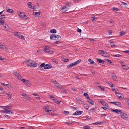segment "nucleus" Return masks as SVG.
Returning <instances> with one entry per match:
<instances>
[{
  "label": "nucleus",
  "mask_w": 129,
  "mask_h": 129,
  "mask_svg": "<svg viewBox=\"0 0 129 129\" xmlns=\"http://www.w3.org/2000/svg\"><path fill=\"white\" fill-rule=\"evenodd\" d=\"M33 62V61L31 60H27L25 61L26 64L28 66H30V65L31 62Z\"/></svg>",
  "instance_id": "9"
},
{
  "label": "nucleus",
  "mask_w": 129,
  "mask_h": 129,
  "mask_svg": "<svg viewBox=\"0 0 129 129\" xmlns=\"http://www.w3.org/2000/svg\"><path fill=\"white\" fill-rule=\"evenodd\" d=\"M49 108L48 106H47L45 108V111L46 112H48L50 113V112H51L52 111L51 110H49Z\"/></svg>",
  "instance_id": "23"
},
{
  "label": "nucleus",
  "mask_w": 129,
  "mask_h": 129,
  "mask_svg": "<svg viewBox=\"0 0 129 129\" xmlns=\"http://www.w3.org/2000/svg\"><path fill=\"white\" fill-rule=\"evenodd\" d=\"M90 111H91L92 112H95V110L94 109L92 108L90 109Z\"/></svg>",
  "instance_id": "57"
},
{
  "label": "nucleus",
  "mask_w": 129,
  "mask_h": 129,
  "mask_svg": "<svg viewBox=\"0 0 129 129\" xmlns=\"http://www.w3.org/2000/svg\"><path fill=\"white\" fill-rule=\"evenodd\" d=\"M5 18V16L4 15H3L0 16V20H4V19Z\"/></svg>",
  "instance_id": "39"
},
{
  "label": "nucleus",
  "mask_w": 129,
  "mask_h": 129,
  "mask_svg": "<svg viewBox=\"0 0 129 129\" xmlns=\"http://www.w3.org/2000/svg\"><path fill=\"white\" fill-rule=\"evenodd\" d=\"M45 63H43L41 64L39 67V69L42 71L44 69V67L45 66Z\"/></svg>",
  "instance_id": "20"
},
{
  "label": "nucleus",
  "mask_w": 129,
  "mask_h": 129,
  "mask_svg": "<svg viewBox=\"0 0 129 129\" xmlns=\"http://www.w3.org/2000/svg\"><path fill=\"white\" fill-rule=\"evenodd\" d=\"M52 66L51 65L47 64L46 65H45V66L44 67V69H48L51 68Z\"/></svg>",
  "instance_id": "24"
},
{
  "label": "nucleus",
  "mask_w": 129,
  "mask_h": 129,
  "mask_svg": "<svg viewBox=\"0 0 129 129\" xmlns=\"http://www.w3.org/2000/svg\"><path fill=\"white\" fill-rule=\"evenodd\" d=\"M24 84L25 85L28 86H29L30 85V83L28 80L26 81L25 82Z\"/></svg>",
  "instance_id": "30"
},
{
  "label": "nucleus",
  "mask_w": 129,
  "mask_h": 129,
  "mask_svg": "<svg viewBox=\"0 0 129 129\" xmlns=\"http://www.w3.org/2000/svg\"><path fill=\"white\" fill-rule=\"evenodd\" d=\"M6 9L7 12L10 13H13L14 12L13 11L12 9H10L8 8L7 9V8H6Z\"/></svg>",
  "instance_id": "25"
},
{
  "label": "nucleus",
  "mask_w": 129,
  "mask_h": 129,
  "mask_svg": "<svg viewBox=\"0 0 129 129\" xmlns=\"http://www.w3.org/2000/svg\"><path fill=\"white\" fill-rule=\"evenodd\" d=\"M50 39L51 40H60L61 37L60 35L55 34H52L50 36Z\"/></svg>",
  "instance_id": "1"
},
{
  "label": "nucleus",
  "mask_w": 129,
  "mask_h": 129,
  "mask_svg": "<svg viewBox=\"0 0 129 129\" xmlns=\"http://www.w3.org/2000/svg\"><path fill=\"white\" fill-rule=\"evenodd\" d=\"M96 59L98 62H99L100 63H103V64L104 63V61L103 60L99 58H97Z\"/></svg>",
  "instance_id": "28"
},
{
  "label": "nucleus",
  "mask_w": 129,
  "mask_h": 129,
  "mask_svg": "<svg viewBox=\"0 0 129 129\" xmlns=\"http://www.w3.org/2000/svg\"><path fill=\"white\" fill-rule=\"evenodd\" d=\"M84 129H90V127L87 125H86L83 127Z\"/></svg>",
  "instance_id": "43"
},
{
  "label": "nucleus",
  "mask_w": 129,
  "mask_h": 129,
  "mask_svg": "<svg viewBox=\"0 0 129 129\" xmlns=\"http://www.w3.org/2000/svg\"><path fill=\"white\" fill-rule=\"evenodd\" d=\"M50 98L52 100H53V102L55 103L59 104L60 103V102L58 101L52 95H49Z\"/></svg>",
  "instance_id": "6"
},
{
  "label": "nucleus",
  "mask_w": 129,
  "mask_h": 129,
  "mask_svg": "<svg viewBox=\"0 0 129 129\" xmlns=\"http://www.w3.org/2000/svg\"><path fill=\"white\" fill-rule=\"evenodd\" d=\"M113 56L115 57H119L121 56V55L119 54H118L116 55H113Z\"/></svg>",
  "instance_id": "50"
},
{
  "label": "nucleus",
  "mask_w": 129,
  "mask_h": 129,
  "mask_svg": "<svg viewBox=\"0 0 129 129\" xmlns=\"http://www.w3.org/2000/svg\"><path fill=\"white\" fill-rule=\"evenodd\" d=\"M23 18L24 20H26L27 19L28 17L24 14V15L23 17Z\"/></svg>",
  "instance_id": "54"
},
{
  "label": "nucleus",
  "mask_w": 129,
  "mask_h": 129,
  "mask_svg": "<svg viewBox=\"0 0 129 129\" xmlns=\"http://www.w3.org/2000/svg\"><path fill=\"white\" fill-rule=\"evenodd\" d=\"M37 66V63L34 61H33V62H31L30 65V67H36Z\"/></svg>",
  "instance_id": "15"
},
{
  "label": "nucleus",
  "mask_w": 129,
  "mask_h": 129,
  "mask_svg": "<svg viewBox=\"0 0 129 129\" xmlns=\"http://www.w3.org/2000/svg\"><path fill=\"white\" fill-rule=\"evenodd\" d=\"M121 65L122 67L123 66V65H125L124 64V63L123 62H122L121 63Z\"/></svg>",
  "instance_id": "64"
},
{
  "label": "nucleus",
  "mask_w": 129,
  "mask_h": 129,
  "mask_svg": "<svg viewBox=\"0 0 129 129\" xmlns=\"http://www.w3.org/2000/svg\"><path fill=\"white\" fill-rule=\"evenodd\" d=\"M103 56L105 57H108L109 56V55L107 53L105 52V54H104Z\"/></svg>",
  "instance_id": "34"
},
{
  "label": "nucleus",
  "mask_w": 129,
  "mask_h": 129,
  "mask_svg": "<svg viewBox=\"0 0 129 129\" xmlns=\"http://www.w3.org/2000/svg\"><path fill=\"white\" fill-rule=\"evenodd\" d=\"M98 87L99 88L101 89L102 91H103L104 90V88L103 87H102V86H98Z\"/></svg>",
  "instance_id": "42"
},
{
  "label": "nucleus",
  "mask_w": 129,
  "mask_h": 129,
  "mask_svg": "<svg viewBox=\"0 0 129 129\" xmlns=\"http://www.w3.org/2000/svg\"><path fill=\"white\" fill-rule=\"evenodd\" d=\"M34 14L35 15L38 16L40 15L39 12H35L34 13Z\"/></svg>",
  "instance_id": "49"
},
{
  "label": "nucleus",
  "mask_w": 129,
  "mask_h": 129,
  "mask_svg": "<svg viewBox=\"0 0 129 129\" xmlns=\"http://www.w3.org/2000/svg\"><path fill=\"white\" fill-rule=\"evenodd\" d=\"M0 60H2V61H4L6 59L5 58H2V56H0Z\"/></svg>",
  "instance_id": "48"
},
{
  "label": "nucleus",
  "mask_w": 129,
  "mask_h": 129,
  "mask_svg": "<svg viewBox=\"0 0 129 129\" xmlns=\"http://www.w3.org/2000/svg\"><path fill=\"white\" fill-rule=\"evenodd\" d=\"M76 100L78 102L79 104H81L82 103V102L81 101L80 99H76Z\"/></svg>",
  "instance_id": "40"
},
{
  "label": "nucleus",
  "mask_w": 129,
  "mask_h": 129,
  "mask_svg": "<svg viewBox=\"0 0 129 129\" xmlns=\"http://www.w3.org/2000/svg\"><path fill=\"white\" fill-rule=\"evenodd\" d=\"M89 40L90 41H94V39H92L91 38H90L89 39Z\"/></svg>",
  "instance_id": "61"
},
{
  "label": "nucleus",
  "mask_w": 129,
  "mask_h": 129,
  "mask_svg": "<svg viewBox=\"0 0 129 129\" xmlns=\"http://www.w3.org/2000/svg\"><path fill=\"white\" fill-rule=\"evenodd\" d=\"M24 13L21 12L18 14V15L20 18H22L23 17L24 15Z\"/></svg>",
  "instance_id": "29"
},
{
  "label": "nucleus",
  "mask_w": 129,
  "mask_h": 129,
  "mask_svg": "<svg viewBox=\"0 0 129 129\" xmlns=\"http://www.w3.org/2000/svg\"><path fill=\"white\" fill-rule=\"evenodd\" d=\"M63 113L66 115H67L69 114V112L68 111H64L63 112Z\"/></svg>",
  "instance_id": "53"
},
{
  "label": "nucleus",
  "mask_w": 129,
  "mask_h": 129,
  "mask_svg": "<svg viewBox=\"0 0 129 129\" xmlns=\"http://www.w3.org/2000/svg\"><path fill=\"white\" fill-rule=\"evenodd\" d=\"M54 43L56 44H60V43L58 41H56L54 42Z\"/></svg>",
  "instance_id": "60"
},
{
  "label": "nucleus",
  "mask_w": 129,
  "mask_h": 129,
  "mask_svg": "<svg viewBox=\"0 0 129 129\" xmlns=\"http://www.w3.org/2000/svg\"><path fill=\"white\" fill-rule=\"evenodd\" d=\"M110 103L112 104H113L116 105L119 107H120L121 106V103L119 102H110Z\"/></svg>",
  "instance_id": "12"
},
{
  "label": "nucleus",
  "mask_w": 129,
  "mask_h": 129,
  "mask_svg": "<svg viewBox=\"0 0 129 129\" xmlns=\"http://www.w3.org/2000/svg\"><path fill=\"white\" fill-rule=\"evenodd\" d=\"M78 30H77V31L79 33H81V30L79 29L78 28Z\"/></svg>",
  "instance_id": "58"
},
{
  "label": "nucleus",
  "mask_w": 129,
  "mask_h": 129,
  "mask_svg": "<svg viewBox=\"0 0 129 129\" xmlns=\"http://www.w3.org/2000/svg\"><path fill=\"white\" fill-rule=\"evenodd\" d=\"M50 32L52 34H55L56 33V31L55 29H53L50 30Z\"/></svg>",
  "instance_id": "31"
},
{
  "label": "nucleus",
  "mask_w": 129,
  "mask_h": 129,
  "mask_svg": "<svg viewBox=\"0 0 129 129\" xmlns=\"http://www.w3.org/2000/svg\"><path fill=\"white\" fill-rule=\"evenodd\" d=\"M102 123L101 122H97L95 123H93V125H98V124H100Z\"/></svg>",
  "instance_id": "44"
},
{
  "label": "nucleus",
  "mask_w": 129,
  "mask_h": 129,
  "mask_svg": "<svg viewBox=\"0 0 129 129\" xmlns=\"http://www.w3.org/2000/svg\"><path fill=\"white\" fill-rule=\"evenodd\" d=\"M73 122H70V121H68L67 122H66L65 123L66 124H67L68 125H70L71 124H72L73 123Z\"/></svg>",
  "instance_id": "45"
},
{
  "label": "nucleus",
  "mask_w": 129,
  "mask_h": 129,
  "mask_svg": "<svg viewBox=\"0 0 129 129\" xmlns=\"http://www.w3.org/2000/svg\"><path fill=\"white\" fill-rule=\"evenodd\" d=\"M68 10V8H62L61 10V12L62 13H65L66 11H67Z\"/></svg>",
  "instance_id": "27"
},
{
  "label": "nucleus",
  "mask_w": 129,
  "mask_h": 129,
  "mask_svg": "<svg viewBox=\"0 0 129 129\" xmlns=\"http://www.w3.org/2000/svg\"><path fill=\"white\" fill-rule=\"evenodd\" d=\"M112 31L111 30H109V35H112Z\"/></svg>",
  "instance_id": "55"
},
{
  "label": "nucleus",
  "mask_w": 129,
  "mask_h": 129,
  "mask_svg": "<svg viewBox=\"0 0 129 129\" xmlns=\"http://www.w3.org/2000/svg\"><path fill=\"white\" fill-rule=\"evenodd\" d=\"M40 25H41L44 27H45L46 26V25L45 23L43 22H41L40 24Z\"/></svg>",
  "instance_id": "46"
},
{
  "label": "nucleus",
  "mask_w": 129,
  "mask_h": 129,
  "mask_svg": "<svg viewBox=\"0 0 129 129\" xmlns=\"http://www.w3.org/2000/svg\"><path fill=\"white\" fill-rule=\"evenodd\" d=\"M92 19L93 21H95L96 20V19L93 17H92Z\"/></svg>",
  "instance_id": "63"
},
{
  "label": "nucleus",
  "mask_w": 129,
  "mask_h": 129,
  "mask_svg": "<svg viewBox=\"0 0 129 129\" xmlns=\"http://www.w3.org/2000/svg\"><path fill=\"white\" fill-rule=\"evenodd\" d=\"M120 114L121 115V118L125 120L128 117L126 114L124 113H122V111L121 112V114Z\"/></svg>",
  "instance_id": "7"
},
{
  "label": "nucleus",
  "mask_w": 129,
  "mask_h": 129,
  "mask_svg": "<svg viewBox=\"0 0 129 129\" xmlns=\"http://www.w3.org/2000/svg\"><path fill=\"white\" fill-rule=\"evenodd\" d=\"M84 95L87 99H89V97L87 93H84Z\"/></svg>",
  "instance_id": "36"
},
{
  "label": "nucleus",
  "mask_w": 129,
  "mask_h": 129,
  "mask_svg": "<svg viewBox=\"0 0 129 129\" xmlns=\"http://www.w3.org/2000/svg\"><path fill=\"white\" fill-rule=\"evenodd\" d=\"M111 111L115 113H116L117 114H121L122 111L120 110H118L116 109L114 110L112 109L111 110Z\"/></svg>",
  "instance_id": "18"
},
{
  "label": "nucleus",
  "mask_w": 129,
  "mask_h": 129,
  "mask_svg": "<svg viewBox=\"0 0 129 129\" xmlns=\"http://www.w3.org/2000/svg\"><path fill=\"white\" fill-rule=\"evenodd\" d=\"M46 52L49 53V54H52L53 53V52L51 50H50V49L49 50H48L46 51Z\"/></svg>",
  "instance_id": "35"
},
{
  "label": "nucleus",
  "mask_w": 129,
  "mask_h": 129,
  "mask_svg": "<svg viewBox=\"0 0 129 129\" xmlns=\"http://www.w3.org/2000/svg\"><path fill=\"white\" fill-rule=\"evenodd\" d=\"M8 97L9 99H11L12 98V94H10L8 96Z\"/></svg>",
  "instance_id": "59"
},
{
  "label": "nucleus",
  "mask_w": 129,
  "mask_h": 129,
  "mask_svg": "<svg viewBox=\"0 0 129 129\" xmlns=\"http://www.w3.org/2000/svg\"><path fill=\"white\" fill-rule=\"evenodd\" d=\"M27 5H28V7L29 8L31 9H34V8L32 6V4L31 2H29L27 3Z\"/></svg>",
  "instance_id": "21"
},
{
  "label": "nucleus",
  "mask_w": 129,
  "mask_h": 129,
  "mask_svg": "<svg viewBox=\"0 0 129 129\" xmlns=\"http://www.w3.org/2000/svg\"><path fill=\"white\" fill-rule=\"evenodd\" d=\"M111 76L114 81H117V78L114 73H112L111 74Z\"/></svg>",
  "instance_id": "11"
},
{
  "label": "nucleus",
  "mask_w": 129,
  "mask_h": 129,
  "mask_svg": "<svg viewBox=\"0 0 129 129\" xmlns=\"http://www.w3.org/2000/svg\"><path fill=\"white\" fill-rule=\"evenodd\" d=\"M14 34L15 36L19 38L23 39L24 40H25V39L24 38V37L23 36L21 35L19 33L15 32L14 33Z\"/></svg>",
  "instance_id": "5"
},
{
  "label": "nucleus",
  "mask_w": 129,
  "mask_h": 129,
  "mask_svg": "<svg viewBox=\"0 0 129 129\" xmlns=\"http://www.w3.org/2000/svg\"><path fill=\"white\" fill-rule=\"evenodd\" d=\"M122 68L123 69L125 70H128L129 69V67L125 65H123V66L122 67Z\"/></svg>",
  "instance_id": "33"
},
{
  "label": "nucleus",
  "mask_w": 129,
  "mask_h": 129,
  "mask_svg": "<svg viewBox=\"0 0 129 129\" xmlns=\"http://www.w3.org/2000/svg\"><path fill=\"white\" fill-rule=\"evenodd\" d=\"M110 87L112 88L111 89L113 91H116V90H115V88L114 87V86L113 84H112L111 85Z\"/></svg>",
  "instance_id": "38"
},
{
  "label": "nucleus",
  "mask_w": 129,
  "mask_h": 129,
  "mask_svg": "<svg viewBox=\"0 0 129 129\" xmlns=\"http://www.w3.org/2000/svg\"><path fill=\"white\" fill-rule=\"evenodd\" d=\"M52 82L54 85L57 88L60 89L62 87V86L59 83H58L56 81L53 80L52 81Z\"/></svg>",
  "instance_id": "4"
},
{
  "label": "nucleus",
  "mask_w": 129,
  "mask_h": 129,
  "mask_svg": "<svg viewBox=\"0 0 129 129\" xmlns=\"http://www.w3.org/2000/svg\"><path fill=\"white\" fill-rule=\"evenodd\" d=\"M125 101L127 102V103L128 104H129V99H125Z\"/></svg>",
  "instance_id": "52"
},
{
  "label": "nucleus",
  "mask_w": 129,
  "mask_h": 129,
  "mask_svg": "<svg viewBox=\"0 0 129 129\" xmlns=\"http://www.w3.org/2000/svg\"><path fill=\"white\" fill-rule=\"evenodd\" d=\"M99 102L100 103L104 106L107 107L108 106V104L107 103L103 101L100 100Z\"/></svg>",
  "instance_id": "14"
},
{
  "label": "nucleus",
  "mask_w": 129,
  "mask_h": 129,
  "mask_svg": "<svg viewBox=\"0 0 129 129\" xmlns=\"http://www.w3.org/2000/svg\"><path fill=\"white\" fill-rule=\"evenodd\" d=\"M105 60H106L107 61L109 64H110V63H112L111 61L110 60H109L108 59H105Z\"/></svg>",
  "instance_id": "47"
},
{
  "label": "nucleus",
  "mask_w": 129,
  "mask_h": 129,
  "mask_svg": "<svg viewBox=\"0 0 129 129\" xmlns=\"http://www.w3.org/2000/svg\"><path fill=\"white\" fill-rule=\"evenodd\" d=\"M115 94L119 99H121L122 98V96H123L122 95L121 93L117 92H116Z\"/></svg>",
  "instance_id": "13"
},
{
  "label": "nucleus",
  "mask_w": 129,
  "mask_h": 129,
  "mask_svg": "<svg viewBox=\"0 0 129 129\" xmlns=\"http://www.w3.org/2000/svg\"><path fill=\"white\" fill-rule=\"evenodd\" d=\"M13 74L14 75H15L19 79H20L22 78V76L17 72L14 73Z\"/></svg>",
  "instance_id": "17"
},
{
  "label": "nucleus",
  "mask_w": 129,
  "mask_h": 129,
  "mask_svg": "<svg viewBox=\"0 0 129 129\" xmlns=\"http://www.w3.org/2000/svg\"><path fill=\"white\" fill-rule=\"evenodd\" d=\"M81 61V59H79L76 62L70 64L68 66V68H70L73 67L77 65L78 64L80 63Z\"/></svg>",
  "instance_id": "3"
},
{
  "label": "nucleus",
  "mask_w": 129,
  "mask_h": 129,
  "mask_svg": "<svg viewBox=\"0 0 129 129\" xmlns=\"http://www.w3.org/2000/svg\"><path fill=\"white\" fill-rule=\"evenodd\" d=\"M0 23L3 25L6 30H8L9 29V27L4 20H0Z\"/></svg>",
  "instance_id": "2"
},
{
  "label": "nucleus",
  "mask_w": 129,
  "mask_h": 129,
  "mask_svg": "<svg viewBox=\"0 0 129 129\" xmlns=\"http://www.w3.org/2000/svg\"><path fill=\"white\" fill-rule=\"evenodd\" d=\"M22 96H23V98L25 99L29 100L31 99V98L28 96L26 94H22Z\"/></svg>",
  "instance_id": "10"
},
{
  "label": "nucleus",
  "mask_w": 129,
  "mask_h": 129,
  "mask_svg": "<svg viewBox=\"0 0 129 129\" xmlns=\"http://www.w3.org/2000/svg\"><path fill=\"white\" fill-rule=\"evenodd\" d=\"M105 52L104 51L102 50H99L98 52V54L102 56H103L104 54H105Z\"/></svg>",
  "instance_id": "22"
},
{
  "label": "nucleus",
  "mask_w": 129,
  "mask_h": 129,
  "mask_svg": "<svg viewBox=\"0 0 129 129\" xmlns=\"http://www.w3.org/2000/svg\"><path fill=\"white\" fill-rule=\"evenodd\" d=\"M50 48V47L48 46H45L44 48V51H46Z\"/></svg>",
  "instance_id": "26"
},
{
  "label": "nucleus",
  "mask_w": 129,
  "mask_h": 129,
  "mask_svg": "<svg viewBox=\"0 0 129 129\" xmlns=\"http://www.w3.org/2000/svg\"><path fill=\"white\" fill-rule=\"evenodd\" d=\"M112 9L114 11H117V10L118 9H117L115 7H114Z\"/></svg>",
  "instance_id": "56"
},
{
  "label": "nucleus",
  "mask_w": 129,
  "mask_h": 129,
  "mask_svg": "<svg viewBox=\"0 0 129 129\" xmlns=\"http://www.w3.org/2000/svg\"><path fill=\"white\" fill-rule=\"evenodd\" d=\"M83 112V111H77L73 114L74 115H80Z\"/></svg>",
  "instance_id": "16"
},
{
  "label": "nucleus",
  "mask_w": 129,
  "mask_h": 129,
  "mask_svg": "<svg viewBox=\"0 0 129 129\" xmlns=\"http://www.w3.org/2000/svg\"><path fill=\"white\" fill-rule=\"evenodd\" d=\"M125 34V32L123 31H122L120 32V36H122L124 35Z\"/></svg>",
  "instance_id": "41"
},
{
  "label": "nucleus",
  "mask_w": 129,
  "mask_h": 129,
  "mask_svg": "<svg viewBox=\"0 0 129 129\" xmlns=\"http://www.w3.org/2000/svg\"><path fill=\"white\" fill-rule=\"evenodd\" d=\"M88 102L91 105H93V102L92 100L90 99L89 98L88 99Z\"/></svg>",
  "instance_id": "32"
},
{
  "label": "nucleus",
  "mask_w": 129,
  "mask_h": 129,
  "mask_svg": "<svg viewBox=\"0 0 129 129\" xmlns=\"http://www.w3.org/2000/svg\"><path fill=\"white\" fill-rule=\"evenodd\" d=\"M121 4L122 5H125V7H126L127 6V4L126 3H124V2H122L121 3Z\"/></svg>",
  "instance_id": "51"
},
{
  "label": "nucleus",
  "mask_w": 129,
  "mask_h": 129,
  "mask_svg": "<svg viewBox=\"0 0 129 129\" xmlns=\"http://www.w3.org/2000/svg\"><path fill=\"white\" fill-rule=\"evenodd\" d=\"M101 108L103 109L104 110H105L106 111L107 109V108L106 107H101Z\"/></svg>",
  "instance_id": "62"
},
{
  "label": "nucleus",
  "mask_w": 129,
  "mask_h": 129,
  "mask_svg": "<svg viewBox=\"0 0 129 129\" xmlns=\"http://www.w3.org/2000/svg\"><path fill=\"white\" fill-rule=\"evenodd\" d=\"M2 112H3L4 113H8L11 114H12V112L10 110H8V109H5L4 110H2Z\"/></svg>",
  "instance_id": "19"
},
{
  "label": "nucleus",
  "mask_w": 129,
  "mask_h": 129,
  "mask_svg": "<svg viewBox=\"0 0 129 129\" xmlns=\"http://www.w3.org/2000/svg\"><path fill=\"white\" fill-rule=\"evenodd\" d=\"M111 45L112 47H114L115 46H116L114 42H111Z\"/></svg>",
  "instance_id": "37"
},
{
  "label": "nucleus",
  "mask_w": 129,
  "mask_h": 129,
  "mask_svg": "<svg viewBox=\"0 0 129 129\" xmlns=\"http://www.w3.org/2000/svg\"><path fill=\"white\" fill-rule=\"evenodd\" d=\"M0 48L4 51H7L8 49V48L7 47L5 46V45L1 44L0 43Z\"/></svg>",
  "instance_id": "8"
}]
</instances>
